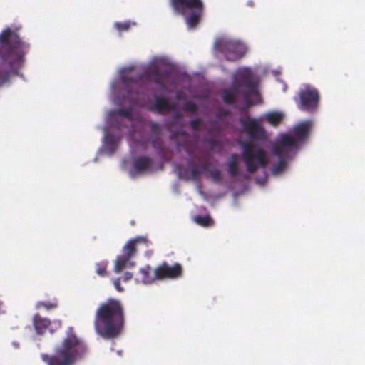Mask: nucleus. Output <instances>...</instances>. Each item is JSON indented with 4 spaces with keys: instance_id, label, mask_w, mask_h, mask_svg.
Returning <instances> with one entry per match:
<instances>
[{
    "instance_id": "nucleus-1",
    "label": "nucleus",
    "mask_w": 365,
    "mask_h": 365,
    "mask_svg": "<svg viewBox=\"0 0 365 365\" xmlns=\"http://www.w3.org/2000/svg\"><path fill=\"white\" fill-rule=\"evenodd\" d=\"M190 84V77L170 68L150 63L136 71L132 66L124 68L112 84V91H182ZM187 91H192L187 88Z\"/></svg>"
},
{
    "instance_id": "nucleus-2",
    "label": "nucleus",
    "mask_w": 365,
    "mask_h": 365,
    "mask_svg": "<svg viewBox=\"0 0 365 365\" xmlns=\"http://www.w3.org/2000/svg\"><path fill=\"white\" fill-rule=\"evenodd\" d=\"M18 29L6 27L0 33V59L8 66L0 68V88L10 83L12 76L17 75L23 67L30 46L23 41Z\"/></svg>"
},
{
    "instance_id": "nucleus-3",
    "label": "nucleus",
    "mask_w": 365,
    "mask_h": 365,
    "mask_svg": "<svg viewBox=\"0 0 365 365\" xmlns=\"http://www.w3.org/2000/svg\"><path fill=\"white\" fill-rule=\"evenodd\" d=\"M125 317L121 302L115 299H108L101 303L96 312L95 329L103 339H113L123 331Z\"/></svg>"
},
{
    "instance_id": "nucleus-4",
    "label": "nucleus",
    "mask_w": 365,
    "mask_h": 365,
    "mask_svg": "<svg viewBox=\"0 0 365 365\" xmlns=\"http://www.w3.org/2000/svg\"><path fill=\"white\" fill-rule=\"evenodd\" d=\"M86 352L83 341L77 337L73 327H68L61 344L53 354H41V359L47 365H73Z\"/></svg>"
},
{
    "instance_id": "nucleus-5",
    "label": "nucleus",
    "mask_w": 365,
    "mask_h": 365,
    "mask_svg": "<svg viewBox=\"0 0 365 365\" xmlns=\"http://www.w3.org/2000/svg\"><path fill=\"white\" fill-rule=\"evenodd\" d=\"M134 106H135V103H132L126 109L119 108L112 110L109 114L111 125L120 128L125 126V119L131 122ZM136 106L145 108L148 110L158 114H164L165 112H174L177 109L176 102H170L167 98L160 96H155L154 99H148L144 102L137 103Z\"/></svg>"
},
{
    "instance_id": "nucleus-6",
    "label": "nucleus",
    "mask_w": 365,
    "mask_h": 365,
    "mask_svg": "<svg viewBox=\"0 0 365 365\" xmlns=\"http://www.w3.org/2000/svg\"><path fill=\"white\" fill-rule=\"evenodd\" d=\"M170 4L178 14L185 16L190 11L186 16V24L189 29H194L198 25L204 9L202 0H170Z\"/></svg>"
},
{
    "instance_id": "nucleus-7",
    "label": "nucleus",
    "mask_w": 365,
    "mask_h": 365,
    "mask_svg": "<svg viewBox=\"0 0 365 365\" xmlns=\"http://www.w3.org/2000/svg\"><path fill=\"white\" fill-rule=\"evenodd\" d=\"M150 242L146 237L138 236L135 238L129 240L122 248V255L117 257L115 264V272L120 273L127 266L133 267L134 262H130L131 258L137 254L140 246L148 248Z\"/></svg>"
},
{
    "instance_id": "nucleus-8",
    "label": "nucleus",
    "mask_w": 365,
    "mask_h": 365,
    "mask_svg": "<svg viewBox=\"0 0 365 365\" xmlns=\"http://www.w3.org/2000/svg\"><path fill=\"white\" fill-rule=\"evenodd\" d=\"M297 148V141L288 134H284L272 146V152L279 158V162L274 165L272 173L279 174L286 168L291 153Z\"/></svg>"
},
{
    "instance_id": "nucleus-9",
    "label": "nucleus",
    "mask_w": 365,
    "mask_h": 365,
    "mask_svg": "<svg viewBox=\"0 0 365 365\" xmlns=\"http://www.w3.org/2000/svg\"><path fill=\"white\" fill-rule=\"evenodd\" d=\"M242 157L247 168V170L255 173L259 166L266 167L268 160L265 151L260 148H256L255 144L251 142L245 141L242 144Z\"/></svg>"
},
{
    "instance_id": "nucleus-10",
    "label": "nucleus",
    "mask_w": 365,
    "mask_h": 365,
    "mask_svg": "<svg viewBox=\"0 0 365 365\" xmlns=\"http://www.w3.org/2000/svg\"><path fill=\"white\" fill-rule=\"evenodd\" d=\"M259 77L250 68H240L234 73L232 78L233 91H258L259 88ZM222 91H230L223 89Z\"/></svg>"
},
{
    "instance_id": "nucleus-11",
    "label": "nucleus",
    "mask_w": 365,
    "mask_h": 365,
    "mask_svg": "<svg viewBox=\"0 0 365 365\" xmlns=\"http://www.w3.org/2000/svg\"><path fill=\"white\" fill-rule=\"evenodd\" d=\"M214 48L228 61H238L246 54L247 50L246 46L242 42L224 37L215 41Z\"/></svg>"
},
{
    "instance_id": "nucleus-12",
    "label": "nucleus",
    "mask_w": 365,
    "mask_h": 365,
    "mask_svg": "<svg viewBox=\"0 0 365 365\" xmlns=\"http://www.w3.org/2000/svg\"><path fill=\"white\" fill-rule=\"evenodd\" d=\"M243 130L254 140L264 141L267 139V132L264 128L256 119L247 118L241 120Z\"/></svg>"
},
{
    "instance_id": "nucleus-13",
    "label": "nucleus",
    "mask_w": 365,
    "mask_h": 365,
    "mask_svg": "<svg viewBox=\"0 0 365 365\" xmlns=\"http://www.w3.org/2000/svg\"><path fill=\"white\" fill-rule=\"evenodd\" d=\"M182 274V267L179 263L170 266L167 262H163L156 268V277L158 280L165 279H176Z\"/></svg>"
},
{
    "instance_id": "nucleus-14",
    "label": "nucleus",
    "mask_w": 365,
    "mask_h": 365,
    "mask_svg": "<svg viewBox=\"0 0 365 365\" xmlns=\"http://www.w3.org/2000/svg\"><path fill=\"white\" fill-rule=\"evenodd\" d=\"M179 177L186 180H197L201 174L200 168L195 164L192 159H190L187 163V168L181 165H178Z\"/></svg>"
},
{
    "instance_id": "nucleus-15",
    "label": "nucleus",
    "mask_w": 365,
    "mask_h": 365,
    "mask_svg": "<svg viewBox=\"0 0 365 365\" xmlns=\"http://www.w3.org/2000/svg\"><path fill=\"white\" fill-rule=\"evenodd\" d=\"M319 93H300L299 108L303 111L315 109L319 101Z\"/></svg>"
},
{
    "instance_id": "nucleus-16",
    "label": "nucleus",
    "mask_w": 365,
    "mask_h": 365,
    "mask_svg": "<svg viewBox=\"0 0 365 365\" xmlns=\"http://www.w3.org/2000/svg\"><path fill=\"white\" fill-rule=\"evenodd\" d=\"M153 167V160L149 156L136 158L133 162V170L137 174L150 171Z\"/></svg>"
},
{
    "instance_id": "nucleus-17",
    "label": "nucleus",
    "mask_w": 365,
    "mask_h": 365,
    "mask_svg": "<svg viewBox=\"0 0 365 365\" xmlns=\"http://www.w3.org/2000/svg\"><path fill=\"white\" fill-rule=\"evenodd\" d=\"M312 126V122L306 120L300 124L296 125L293 129L292 138L297 141V147L298 146V141L305 140L309 135ZM292 137V135H290Z\"/></svg>"
},
{
    "instance_id": "nucleus-18",
    "label": "nucleus",
    "mask_w": 365,
    "mask_h": 365,
    "mask_svg": "<svg viewBox=\"0 0 365 365\" xmlns=\"http://www.w3.org/2000/svg\"><path fill=\"white\" fill-rule=\"evenodd\" d=\"M155 280H158L156 277V269L153 271L149 265H147L140 269L139 277L136 279L137 282H140L143 284H151Z\"/></svg>"
},
{
    "instance_id": "nucleus-19",
    "label": "nucleus",
    "mask_w": 365,
    "mask_h": 365,
    "mask_svg": "<svg viewBox=\"0 0 365 365\" xmlns=\"http://www.w3.org/2000/svg\"><path fill=\"white\" fill-rule=\"evenodd\" d=\"M34 326L38 334H43L47 328L51 324V321L47 318H43L39 314H36L33 319Z\"/></svg>"
},
{
    "instance_id": "nucleus-20",
    "label": "nucleus",
    "mask_w": 365,
    "mask_h": 365,
    "mask_svg": "<svg viewBox=\"0 0 365 365\" xmlns=\"http://www.w3.org/2000/svg\"><path fill=\"white\" fill-rule=\"evenodd\" d=\"M264 119L271 125L277 127L284 119V114L279 111L269 112L266 114Z\"/></svg>"
},
{
    "instance_id": "nucleus-21",
    "label": "nucleus",
    "mask_w": 365,
    "mask_h": 365,
    "mask_svg": "<svg viewBox=\"0 0 365 365\" xmlns=\"http://www.w3.org/2000/svg\"><path fill=\"white\" fill-rule=\"evenodd\" d=\"M239 156L237 154L233 153L231 155L228 162H227V167H228V173L231 176H236L240 173V168H239Z\"/></svg>"
},
{
    "instance_id": "nucleus-22",
    "label": "nucleus",
    "mask_w": 365,
    "mask_h": 365,
    "mask_svg": "<svg viewBox=\"0 0 365 365\" xmlns=\"http://www.w3.org/2000/svg\"><path fill=\"white\" fill-rule=\"evenodd\" d=\"M105 148L110 153H113L118 147V140L113 135L106 133L105 135Z\"/></svg>"
},
{
    "instance_id": "nucleus-23",
    "label": "nucleus",
    "mask_w": 365,
    "mask_h": 365,
    "mask_svg": "<svg viewBox=\"0 0 365 365\" xmlns=\"http://www.w3.org/2000/svg\"><path fill=\"white\" fill-rule=\"evenodd\" d=\"M194 221L199 225L205 227H209L214 225V220L209 215H197Z\"/></svg>"
},
{
    "instance_id": "nucleus-24",
    "label": "nucleus",
    "mask_w": 365,
    "mask_h": 365,
    "mask_svg": "<svg viewBox=\"0 0 365 365\" xmlns=\"http://www.w3.org/2000/svg\"><path fill=\"white\" fill-rule=\"evenodd\" d=\"M58 307V300L54 299L51 302H38L36 304V307L38 309H45L46 310H51L56 309Z\"/></svg>"
},
{
    "instance_id": "nucleus-25",
    "label": "nucleus",
    "mask_w": 365,
    "mask_h": 365,
    "mask_svg": "<svg viewBox=\"0 0 365 365\" xmlns=\"http://www.w3.org/2000/svg\"><path fill=\"white\" fill-rule=\"evenodd\" d=\"M108 265V261H103L96 264V272L101 277H106L108 274L107 267Z\"/></svg>"
},
{
    "instance_id": "nucleus-26",
    "label": "nucleus",
    "mask_w": 365,
    "mask_h": 365,
    "mask_svg": "<svg viewBox=\"0 0 365 365\" xmlns=\"http://www.w3.org/2000/svg\"><path fill=\"white\" fill-rule=\"evenodd\" d=\"M245 95L244 96V101L245 103V106H242L240 108V111L241 113H246L247 111V109L252 106L254 105L252 99H251V95L255 94L257 96H259L260 93H245Z\"/></svg>"
},
{
    "instance_id": "nucleus-27",
    "label": "nucleus",
    "mask_w": 365,
    "mask_h": 365,
    "mask_svg": "<svg viewBox=\"0 0 365 365\" xmlns=\"http://www.w3.org/2000/svg\"><path fill=\"white\" fill-rule=\"evenodd\" d=\"M197 109H198V108H197V104L195 103L194 102H192L190 101L185 102L182 107L183 111L187 112V113H190L192 114L195 113L197 111Z\"/></svg>"
},
{
    "instance_id": "nucleus-28",
    "label": "nucleus",
    "mask_w": 365,
    "mask_h": 365,
    "mask_svg": "<svg viewBox=\"0 0 365 365\" xmlns=\"http://www.w3.org/2000/svg\"><path fill=\"white\" fill-rule=\"evenodd\" d=\"M209 173L210 175V177L215 182H220L222 180V175L221 172L219 169H212L209 170Z\"/></svg>"
},
{
    "instance_id": "nucleus-29",
    "label": "nucleus",
    "mask_w": 365,
    "mask_h": 365,
    "mask_svg": "<svg viewBox=\"0 0 365 365\" xmlns=\"http://www.w3.org/2000/svg\"><path fill=\"white\" fill-rule=\"evenodd\" d=\"M130 27L129 22H117L115 24V28L120 32L128 31Z\"/></svg>"
},
{
    "instance_id": "nucleus-30",
    "label": "nucleus",
    "mask_w": 365,
    "mask_h": 365,
    "mask_svg": "<svg viewBox=\"0 0 365 365\" xmlns=\"http://www.w3.org/2000/svg\"><path fill=\"white\" fill-rule=\"evenodd\" d=\"M202 124V120L200 118L191 120L190 125L191 128L194 131H199L200 130V125Z\"/></svg>"
},
{
    "instance_id": "nucleus-31",
    "label": "nucleus",
    "mask_w": 365,
    "mask_h": 365,
    "mask_svg": "<svg viewBox=\"0 0 365 365\" xmlns=\"http://www.w3.org/2000/svg\"><path fill=\"white\" fill-rule=\"evenodd\" d=\"M125 98H145L147 97V93H126L125 96H123Z\"/></svg>"
},
{
    "instance_id": "nucleus-32",
    "label": "nucleus",
    "mask_w": 365,
    "mask_h": 365,
    "mask_svg": "<svg viewBox=\"0 0 365 365\" xmlns=\"http://www.w3.org/2000/svg\"><path fill=\"white\" fill-rule=\"evenodd\" d=\"M237 93H223V99L227 103H233L235 101Z\"/></svg>"
},
{
    "instance_id": "nucleus-33",
    "label": "nucleus",
    "mask_w": 365,
    "mask_h": 365,
    "mask_svg": "<svg viewBox=\"0 0 365 365\" xmlns=\"http://www.w3.org/2000/svg\"><path fill=\"white\" fill-rule=\"evenodd\" d=\"M150 128L152 133H153L154 134L158 135L160 133L161 128L158 123L151 122L150 124Z\"/></svg>"
},
{
    "instance_id": "nucleus-34",
    "label": "nucleus",
    "mask_w": 365,
    "mask_h": 365,
    "mask_svg": "<svg viewBox=\"0 0 365 365\" xmlns=\"http://www.w3.org/2000/svg\"><path fill=\"white\" fill-rule=\"evenodd\" d=\"M230 114V112L228 110L222 108L217 110L216 116L217 117V118L220 119L223 117L229 115Z\"/></svg>"
},
{
    "instance_id": "nucleus-35",
    "label": "nucleus",
    "mask_w": 365,
    "mask_h": 365,
    "mask_svg": "<svg viewBox=\"0 0 365 365\" xmlns=\"http://www.w3.org/2000/svg\"><path fill=\"white\" fill-rule=\"evenodd\" d=\"M183 117V115L181 112H175L173 113V120H174V123H175L177 121H178L179 120L182 119Z\"/></svg>"
},
{
    "instance_id": "nucleus-36",
    "label": "nucleus",
    "mask_w": 365,
    "mask_h": 365,
    "mask_svg": "<svg viewBox=\"0 0 365 365\" xmlns=\"http://www.w3.org/2000/svg\"><path fill=\"white\" fill-rule=\"evenodd\" d=\"M113 284H114V286H115V289L118 292L123 291V288L120 286V279L119 278L115 279L114 282H113Z\"/></svg>"
},
{
    "instance_id": "nucleus-37",
    "label": "nucleus",
    "mask_w": 365,
    "mask_h": 365,
    "mask_svg": "<svg viewBox=\"0 0 365 365\" xmlns=\"http://www.w3.org/2000/svg\"><path fill=\"white\" fill-rule=\"evenodd\" d=\"M210 167V163L208 161L204 162L200 165V170L201 173L202 171H208Z\"/></svg>"
},
{
    "instance_id": "nucleus-38",
    "label": "nucleus",
    "mask_w": 365,
    "mask_h": 365,
    "mask_svg": "<svg viewBox=\"0 0 365 365\" xmlns=\"http://www.w3.org/2000/svg\"><path fill=\"white\" fill-rule=\"evenodd\" d=\"M277 83L279 86V89H282L283 91H285L287 89V84L283 81L277 80Z\"/></svg>"
},
{
    "instance_id": "nucleus-39",
    "label": "nucleus",
    "mask_w": 365,
    "mask_h": 365,
    "mask_svg": "<svg viewBox=\"0 0 365 365\" xmlns=\"http://www.w3.org/2000/svg\"><path fill=\"white\" fill-rule=\"evenodd\" d=\"M132 277L133 274L130 272H127L123 274V276L121 278L124 282H128L130 280Z\"/></svg>"
},
{
    "instance_id": "nucleus-40",
    "label": "nucleus",
    "mask_w": 365,
    "mask_h": 365,
    "mask_svg": "<svg viewBox=\"0 0 365 365\" xmlns=\"http://www.w3.org/2000/svg\"><path fill=\"white\" fill-rule=\"evenodd\" d=\"M300 91H317L313 87L309 85H304L303 88H301Z\"/></svg>"
},
{
    "instance_id": "nucleus-41",
    "label": "nucleus",
    "mask_w": 365,
    "mask_h": 365,
    "mask_svg": "<svg viewBox=\"0 0 365 365\" xmlns=\"http://www.w3.org/2000/svg\"><path fill=\"white\" fill-rule=\"evenodd\" d=\"M185 93H177L176 98L177 100H180L182 98V96Z\"/></svg>"
},
{
    "instance_id": "nucleus-42",
    "label": "nucleus",
    "mask_w": 365,
    "mask_h": 365,
    "mask_svg": "<svg viewBox=\"0 0 365 365\" xmlns=\"http://www.w3.org/2000/svg\"><path fill=\"white\" fill-rule=\"evenodd\" d=\"M210 143H211V144H212V145H215V144H216V143H217V141H216V140H212L210 141Z\"/></svg>"
},
{
    "instance_id": "nucleus-43",
    "label": "nucleus",
    "mask_w": 365,
    "mask_h": 365,
    "mask_svg": "<svg viewBox=\"0 0 365 365\" xmlns=\"http://www.w3.org/2000/svg\"><path fill=\"white\" fill-rule=\"evenodd\" d=\"M182 135H187V133L185 131L182 132Z\"/></svg>"
}]
</instances>
